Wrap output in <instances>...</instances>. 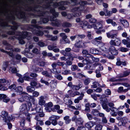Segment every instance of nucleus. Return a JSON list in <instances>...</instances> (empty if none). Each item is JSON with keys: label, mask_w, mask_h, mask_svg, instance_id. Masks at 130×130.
Wrapping results in <instances>:
<instances>
[{"label": "nucleus", "mask_w": 130, "mask_h": 130, "mask_svg": "<svg viewBox=\"0 0 130 130\" xmlns=\"http://www.w3.org/2000/svg\"><path fill=\"white\" fill-rule=\"evenodd\" d=\"M129 74L128 72L127 71H124L123 72V77H126L127 76H128L129 75Z\"/></svg>", "instance_id": "nucleus-64"}, {"label": "nucleus", "mask_w": 130, "mask_h": 130, "mask_svg": "<svg viewBox=\"0 0 130 130\" xmlns=\"http://www.w3.org/2000/svg\"><path fill=\"white\" fill-rule=\"evenodd\" d=\"M82 87L81 85L80 84L78 85H73L72 89L73 90H78L81 88Z\"/></svg>", "instance_id": "nucleus-32"}, {"label": "nucleus", "mask_w": 130, "mask_h": 130, "mask_svg": "<svg viewBox=\"0 0 130 130\" xmlns=\"http://www.w3.org/2000/svg\"><path fill=\"white\" fill-rule=\"evenodd\" d=\"M76 45L80 48H85L87 47L86 43L83 42L81 40L78 39L77 42L75 43Z\"/></svg>", "instance_id": "nucleus-11"}, {"label": "nucleus", "mask_w": 130, "mask_h": 130, "mask_svg": "<svg viewBox=\"0 0 130 130\" xmlns=\"http://www.w3.org/2000/svg\"><path fill=\"white\" fill-rule=\"evenodd\" d=\"M27 92L28 93H32L35 90V87H32L31 86H28L26 87Z\"/></svg>", "instance_id": "nucleus-25"}, {"label": "nucleus", "mask_w": 130, "mask_h": 130, "mask_svg": "<svg viewBox=\"0 0 130 130\" xmlns=\"http://www.w3.org/2000/svg\"><path fill=\"white\" fill-rule=\"evenodd\" d=\"M87 1H81L80 4V7H79V8H80L81 7V8H82V9H81L80 8V9L82 10L83 9H84L85 5L87 4Z\"/></svg>", "instance_id": "nucleus-28"}, {"label": "nucleus", "mask_w": 130, "mask_h": 130, "mask_svg": "<svg viewBox=\"0 0 130 130\" xmlns=\"http://www.w3.org/2000/svg\"><path fill=\"white\" fill-rule=\"evenodd\" d=\"M82 62L84 65H87L90 63V61L86 59L83 60Z\"/></svg>", "instance_id": "nucleus-51"}, {"label": "nucleus", "mask_w": 130, "mask_h": 130, "mask_svg": "<svg viewBox=\"0 0 130 130\" xmlns=\"http://www.w3.org/2000/svg\"><path fill=\"white\" fill-rule=\"evenodd\" d=\"M38 45L40 47H43L44 46L45 44L43 42L41 41H39L38 43Z\"/></svg>", "instance_id": "nucleus-57"}, {"label": "nucleus", "mask_w": 130, "mask_h": 130, "mask_svg": "<svg viewBox=\"0 0 130 130\" xmlns=\"http://www.w3.org/2000/svg\"><path fill=\"white\" fill-rule=\"evenodd\" d=\"M51 24L53 26L58 27L60 25V23L57 19H56L54 21L51 22Z\"/></svg>", "instance_id": "nucleus-30"}, {"label": "nucleus", "mask_w": 130, "mask_h": 130, "mask_svg": "<svg viewBox=\"0 0 130 130\" xmlns=\"http://www.w3.org/2000/svg\"><path fill=\"white\" fill-rule=\"evenodd\" d=\"M103 10L104 12H106V13L105 14V16H110L111 14H112L111 11H109L108 10V9L105 8L103 9Z\"/></svg>", "instance_id": "nucleus-36"}, {"label": "nucleus", "mask_w": 130, "mask_h": 130, "mask_svg": "<svg viewBox=\"0 0 130 130\" xmlns=\"http://www.w3.org/2000/svg\"><path fill=\"white\" fill-rule=\"evenodd\" d=\"M95 124V122L92 121H90L85 124V126L88 128L90 129Z\"/></svg>", "instance_id": "nucleus-18"}, {"label": "nucleus", "mask_w": 130, "mask_h": 130, "mask_svg": "<svg viewBox=\"0 0 130 130\" xmlns=\"http://www.w3.org/2000/svg\"><path fill=\"white\" fill-rule=\"evenodd\" d=\"M40 82L46 85L47 86H49L50 84L51 83H49L47 81L44 80L43 79V78L41 79Z\"/></svg>", "instance_id": "nucleus-48"}, {"label": "nucleus", "mask_w": 130, "mask_h": 130, "mask_svg": "<svg viewBox=\"0 0 130 130\" xmlns=\"http://www.w3.org/2000/svg\"><path fill=\"white\" fill-rule=\"evenodd\" d=\"M23 78L24 80L28 81L32 80L33 79V78H31L29 76H26L25 75L23 76Z\"/></svg>", "instance_id": "nucleus-52"}, {"label": "nucleus", "mask_w": 130, "mask_h": 130, "mask_svg": "<svg viewBox=\"0 0 130 130\" xmlns=\"http://www.w3.org/2000/svg\"><path fill=\"white\" fill-rule=\"evenodd\" d=\"M23 88L22 87L20 86H19L16 87L15 89V92H17L21 93H23V92H22Z\"/></svg>", "instance_id": "nucleus-37"}, {"label": "nucleus", "mask_w": 130, "mask_h": 130, "mask_svg": "<svg viewBox=\"0 0 130 130\" xmlns=\"http://www.w3.org/2000/svg\"><path fill=\"white\" fill-rule=\"evenodd\" d=\"M69 118L70 117L69 116H66L64 117L63 119L65 121L66 124H68L70 122L71 119H69Z\"/></svg>", "instance_id": "nucleus-34"}, {"label": "nucleus", "mask_w": 130, "mask_h": 130, "mask_svg": "<svg viewBox=\"0 0 130 130\" xmlns=\"http://www.w3.org/2000/svg\"><path fill=\"white\" fill-rule=\"evenodd\" d=\"M90 52L93 54H97L99 53V50L94 48H92L90 50Z\"/></svg>", "instance_id": "nucleus-29"}, {"label": "nucleus", "mask_w": 130, "mask_h": 130, "mask_svg": "<svg viewBox=\"0 0 130 130\" xmlns=\"http://www.w3.org/2000/svg\"><path fill=\"white\" fill-rule=\"evenodd\" d=\"M122 119L121 120L122 125V126L125 127L126 124L128 122V119L125 117H122Z\"/></svg>", "instance_id": "nucleus-24"}, {"label": "nucleus", "mask_w": 130, "mask_h": 130, "mask_svg": "<svg viewBox=\"0 0 130 130\" xmlns=\"http://www.w3.org/2000/svg\"><path fill=\"white\" fill-rule=\"evenodd\" d=\"M44 97L43 96H41L40 97V99L39 102V105H43L45 103V101L44 100Z\"/></svg>", "instance_id": "nucleus-35"}, {"label": "nucleus", "mask_w": 130, "mask_h": 130, "mask_svg": "<svg viewBox=\"0 0 130 130\" xmlns=\"http://www.w3.org/2000/svg\"><path fill=\"white\" fill-rule=\"evenodd\" d=\"M90 80L89 79H86L84 81V84L85 85H88L90 83Z\"/></svg>", "instance_id": "nucleus-62"}, {"label": "nucleus", "mask_w": 130, "mask_h": 130, "mask_svg": "<svg viewBox=\"0 0 130 130\" xmlns=\"http://www.w3.org/2000/svg\"><path fill=\"white\" fill-rule=\"evenodd\" d=\"M52 117H50L49 118V120H52V121L51 122V123L52 124L54 125L55 126L57 124V121L56 120L52 119Z\"/></svg>", "instance_id": "nucleus-42"}, {"label": "nucleus", "mask_w": 130, "mask_h": 130, "mask_svg": "<svg viewBox=\"0 0 130 130\" xmlns=\"http://www.w3.org/2000/svg\"><path fill=\"white\" fill-rule=\"evenodd\" d=\"M6 34L9 35H15V33L14 31L11 30L7 31Z\"/></svg>", "instance_id": "nucleus-59"}, {"label": "nucleus", "mask_w": 130, "mask_h": 130, "mask_svg": "<svg viewBox=\"0 0 130 130\" xmlns=\"http://www.w3.org/2000/svg\"><path fill=\"white\" fill-rule=\"evenodd\" d=\"M100 103L102 105V108L107 106L108 101L107 98H102L100 100Z\"/></svg>", "instance_id": "nucleus-15"}, {"label": "nucleus", "mask_w": 130, "mask_h": 130, "mask_svg": "<svg viewBox=\"0 0 130 130\" xmlns=\"http://www.w3.org/2000/svg\"><path fill=\"white\" fill-rule=\"evenodd\" d=\"M82 53L83 56L84 57L89 58L91 57V56L90 54H89L88 52L86 50H83Z\"/></svg>", "instance_id": "nucleus-21"}, {"label": "nucleus", "mask_w": 130, "mask_h": 130, "mask_svg": "<svg viewBox=\"0 0 130 130\" xmlns=\"http://www.w3.org/2000/svg\"><path fill=\"white\" fill-rule=\"evenodd\" d=\"M36 112L37 113H41L42 112V108L39 106H37L36 108H35Z\"/></svg>", "instance_id": "nucleus-43"}, {"label": "nucleus", "mask_w": 130, "mask_h": 130, "mask_svg": "<svg viewBox=\"0 0 130 130\" xmlns=\"http://www.w3.org/2000/svg\"><path fill=\"white\" fill-rule=\"evenodd\" d=\"M48 71H47L46 70L43 71L41 72V74L46 78H47V81H49L50 79L52 78L53 76L52 75V70L48 69Z\"/></svg>", "instance_id": "nucleus-6"}, {"label": "nucleus", "mask_w": 130, "mask_h": 130, "mask_svg": "<svg viewBox=\"0 0 130 130\" xmlns=\"http://www.w3.org/2000/svg\"><path fill=\"white\" fill-rule=\"evenodd\" d=\"M66 56L68 57L66 60V64L68 66H70L72 64V61L74 60V57L73 56L72 54L71 53H67Z\"/></svg>", "instance_id": "nucleus-7"}, {"label": "nucleus", "mask_w": 130, "mask_h": 130, "mask_svg": "<svg viewBox=\"0 0 130 130\" xmlns=\"http://www.w3.org/2000/svg\"><path fill=\"white\" fill-rule=\"evenodd\" d=\"M33 25H31L25 24L21 27V29L23 30H30L32 29Z\"/></svg>", "instance_id": "nucleus-17"}, {"label": "nucleus", "mask_w": 130, "mask_h": 130, "mask_svg": "<svg viewBox=\"0 0 130 130\" xmlns=\"http://www.w3.org/2000/svg\"><path fill=\"white\" fill-rule=\"evenodd\" d=\"M53 106V104L52 102H49L48 103H46L44 106H46L45 109L46 111H48L49 110L51 109V108Z\"/></svg>", "instance_id": "nucleus-20"}, {"label": "nucleus", "mask_w": 130, "mask_h": 130, "mask_svg": "<svg viewBox=\"0 0 130 130\" xmlns=\"http://www.w3.org/2000/svg\"><path fill=\"white\" fill-rule=\"evenodd\" d=\"M119 50L122 52H126L128 51V49L124 47H120Z\"/></svg>", "instance_id": "nucleus-46"}, {"label": "nucleus", "mask_w": 130, "mask_h": 130, "mask_svg": "<svg viewBox=\"0 0 130 130\" xmlns=\"http://www.w3.org/2000/svg\"><path fill=\"white\" fill-rule=\"evenodd\" d=\"M43 70V68L38 67H36L35 69V71L37 73H39Z\"/></svg>", "instance_id": "nucleus-45"}, {"label": "nucleus", "mask_w": 130, "mask_h": 130, "mask_svg": "<svg viewBox=\"0 0 130 130\" xmlns=\"http://www.w3.org/2000/svg\"><path fill=\"white\" fill-rule=\"evenodd\" d=\"M7 19L9 21L11 22L13 26L19 25L18 23L14 21L15 18L14 15L8 16L7 17Z\"/></svg>", "instance_id": "nucleus-10"}, {"label": "nucleus", "mask_w": 130, "mask_h": 130, "mask_svg": "<svg viewBox=\"0 0 130 130\" xmlns=\"http://www.w3.org/2000/svg\"><path fill=\"white\" fill-rule=\"evenodd\" d=\"M5 49L8 50H10L12 52L14 51L13 50L12 48L11 45L10 44H9L8 45L6 46L5 47Z\"/></svg>", "instance_id": "nucleus-47"}, {"label": "nucleus", "mask_w": 130, "mask_h": 130, "mask_svg": "<svg viewBox=\"0 0 130 130\" xmlns=\"http://www.w3.org/2000/svg\"><path fill=\"white\" fill-rule=\"evenodd\" d=\"M111 91L109 89H107L105 90V93L107 95H110L111 94Z\"/></svg>", "instance_id": "nucleus-63"}, {"label": "nucleus", "mask_w": 130, "mask_h": 130, "mask_svg": "<svg viewBox=\"0 0 130 130\" xmlns=\"http://www.w3.org/2000/svg\"><path fill=\"white\" fill-rule=\"evenodd\" d=\"M118 34L117 30H112L106 33L107 36L108 38L113 39L116 38Z\"/></svg>", "instance_id": "nucleus-5"}, {"label": "nucleus", "mask_w": 130, "mask_h": 130, "mask_svg": "<svg viewBox=\"0 0 130 130\" xmlns=\"http://www.w3.org/2000/svg\"><path fill=\"white\" fill-rule=\"evenodd\" d=\"M41 7V6L38 5H35L34 7H28V8L27 11H37L36 9L40 8Z\"/></svg>", "instance_id": "nucleus-16"}, {"label": "nucleus", "mask_w": 130, "mask_h": 130, "mask_svg": "<svg viewBox=\"0 0 130 130\" xmlns=\"http://www.w3.org/2000/svg\"><path fill=\"white\" fill-rule=\"evenodd\" d=\"M9 62L8 61H6L3 62V70L5 71L8 67Z\"/></svg>", "instance_id": "nucleus-38"}, {"label": "nucleus", "mask_w": 130, "mask_h": 130, "mask_svg": "<svg viewBox=\"0 0 130 130\" xmlns=\"http://www.w3.org/2000/svg\"><path fill=\"white\" fill-rule=\"evenodd\" d=\"M19 25H16V26H12L11 25V29L12 31H14L15 33V30H17L18 29V27L19 26Z\"/></svg>", "instance_id": "nucleus-44"}, {"label": "nucleus", "mask_w": 130, "mask_h": 130, "mask_svg": "<svg viewBox=\"0 0 130 130\" xmlns=\"http://www.w3.org/2000/svg\"><path fill=\"white\" fill-rule=\"evenodd\" d=\"M19 12V13L17 14V17L18 18L23 19V20L26 21L27 23H29L30 19L28 16L26 15V13L24 11H20Z\"/></svg>", "instance_id": "nucleus-4"}, {"label": "nucleus", "mask_w": 130, "mask_h": 130, "mask_svg": "<svg viewBox=\"0 0 130 130\" xmlns=\"http://www.w3.org/2000/svg\"><path fill=\"white\" fill-rule=\"evenodd\" d=\"M80 48L79 47L76 45L75 44L74 46L72 48V50L73 52L78 53L80 51Z\"/></svg>", "instance_id": "nucleus-31"}, {"label": "nucleus", "mask_w": 130, "mask_h": 130, "mask_svg": "<svg viewBox=\"0 0 130 130\" xmlns=\"http://www.w3.org/2000/svg\"><path fill=\"white\" fill-rule=\"evenodd\" d=\"M76 125L77 126H80L83 125V121L82 119L80 117L78 118L75 122Z\"/></svg>", "instance_id": "nucleus-22"}, {"label": "nucleus", "mask_w": 130, "mask_h": 130, "mask_svg": "<svg viewBox=\"0 0 130 130\" xmlns=\"http://www.w3.org/2000/svg\"><path fill=\"white\" fill-rule=\"evenodd\" d=\"M102 126L100 124H99L96 125L95 127V130H101Z\"/></svg>", "instance_id": "nucleus-53"}, {"label": "nucleus", "mask_w": 130, "mask_h": 130, "mask_svg": "<svg viewBox=\"0 0 130 130\" xmlns=\"http://www.w3.org/2000/svg\"><path fill=\"white\" fill-rule=\"evenodd\" d=\"M10 83L9 81L8 80H6L4 83L2 84L3 86H5L7 87H8L10 85Z\"/></svg>", "instance_id": "nucleus-54"}, {"label": "nucleus", "mask_w": 130, "mask_h": 130, "mask_svg": "<svg viewBox=\"0 0 130 130\" xmlns=\"http://www.w3.org/2000/svg\"><path fill=\"white\" fill-rule=\"evenodd\" d=\"M55 77L57 79L59 80H61L63 79L62 77L60 74H56Z\"/></svg>", "instance_id": "nucleus-55"}, {"label": "nucleus", "mask_w": 130, "mask_h": 130, "mask_svg": "<svg viewBox=\"0 0 130 130\" xmlns=\"http://www.w3.org/2000/svg\"><path fill=\"white\" fill-rule=\"evenodd\" d=\"M10 25H8V23L6 22H1L0 21V26L3 28H4L5 27H10Z\"/></svg>", "instance_id": "nucleus-23"}, {"label": "nucleus", "mask_w": 130, "mask_h": 130, "mask_svg": "<svg viewBox=\"0 0 130 130\" xmlns=\"http://www.w3.org/2000/svg\"><path fill=\"white\" fill-rule=\"evenodd\" d=\"M32 96H33L34 98V97H37L39 95V93L37 91H34L32 92Z\"/></svg>", "instance_id": "nucleus-56"}, {"label": "nucleus", "mask_w": 130, "mask_h": 130, "mask_svg": "<svg viewBox=\"0 0 130 130\" xmlns=\"http://www.w3.org/2000/svg\"><path fill=\"white\" fill-rule=\"evenodd\" d=\"M38 14H35L33 13H30L28 14L29 16H33L34 18H37L41 17H43L44 15L46 14V12L44 11H42L39 10L37 11Z\"/></svg>", "instance_id": "nucleus-9"}, {"label": "nucleus", "mask_w": 130, "mask_h": 130, "mask_svg": "<svg viewBox=\"0 0 130 130\" xmlns=\"http://www.w3.org/2000/svg\"><path fill=\"white\" fill-rule=\"evenodd\" d=\"M16 85L15 84H13L8 86V88L13 91H15Z\"/></svg>", "instance_id": "nucleus-41"}, {"label": "nucleus", "mask_w": 130, "mask_h": 130, "mask_svg": "<svg viewBox=\"0 0 130 130\" xmlns=\"http://www.w3.org/2000/svg\"><path fill=\"white\" fill-rule=\"evenodd\" d=\"M30 86L32 87H35L37 85V83L35 81H32L30 83Z\"/></svg>", "instance_id": "nucleus-58"}, {"label": "nucleus", "mask_w": 130, "mask_h": 130, "mask_svg": "<svg viewBox=\"0 0 130 130\" xmlns=\"http://www.w3.org/2000/svg\"><path fill=\"white\" fill-rule=\"evenodd\" d=\"M23 93L24 94H23L22 97L23 98L24 101L27 102V105L26 104H23L21 106L20 111L22 113L26 115L29 111V108L31 106V103H33L35 100L33 96L29 95L27 93L23 92Z\"/></svg>", "instance_id": "nucleus-1"}, {"label": "nucleus", "mask_w": 130, "mask_h": 130, "mask_svg": "<svg viewBox=\"0 0 130 130\" xmlns=\"http://www.w3.org/2000/svg\"><path fill=\"white\" fill-rule=\"evenodd\" d=\"M55 0H46V1L47 2V4L45 5V8L47 9L50 8V4H52Z\"/></svg>", "instance_id": "nucleus-26"}, {"label": "nucleus", "mask_w": 130, "mask_h": 130, "mask_svg": "<svg viewBox=\"0 0 130 130\" xmlns=\"http://www.w3.org/2000/svg\"><path fill=\"white\" fill-rule=\"evenodd\" d=\"M7 54L8 55L12 57V58H14V55L13 52H11L10 51H8Z\"/></svg>", "instance_id": "nucleus-61"}, {"label": "nucleus", "mask_w": 130, "mask_h": 130, "mask_svg": "<svg viewBox=\"0 0 130 130\" xmlns=\"http://www.w3.org/2000/svg\"><path fill=\"white\" fill-rule=\"evenodd\" d=\"M20 112L21 114H15L14 115V116L11 115L10 117L9 116H8V112L3 111L2 112V115L0 116V119L1 120L4 121L5 122H10L11 120H14L15 118H18L20 117V115L22 114L20 111Z\"/></svg>", "instance_id": "nucleus-2"}, {"label": "nucleus", "mask_w": 130, "mask_h": 130, "mask_svg": "<svg viewBox=\"0 0 130 130\" xmlns=\"http://www.w3.org/2000/svg\"><path fill=\"white\" fill-rule=\"evenodd\" d=\"M80 25L84 30L86 29L85 27H86L87 28H90L91 27V26L89 25V22L86 21L80 22Z\"/></svg>", "instance_id": "nucleus-12"}, {"label": "nucleus", "mask_w": 130, "mask_h": 130, "mask_svg": "<svg viewBox=\"0 0 130 130\" xmlns=\"http://www.w3.org/2000/svg\"><path fill=\"white\" fill-rule=\"evenodd\" d=\"M102 38L101 36H99L92 40L91 42L93 44L97 46L100 48L104 45V43L102 42Z\"/></svg>", "instance_id": "nucleus-3"}, {"label": "nucleus", "mask_w": 130, "mask_h": 130, "mask_svg": "<svg viewBox=\"0 0 130 130\" xmlns=\"http://www.w3.org/2000/svg\"><path fill=\"white\" fill-rule=\"evenodd\" d=\"M99 111L96 109H93L91 111V113L93 115L96 116H98Z\"/></svg>", "instance_id": "nucleus-40"}, {"label": "nucleus", "mask_w": 130, "mask_h": 130, "mask_svg": "<svg viewBox=\"0 0 130 130\" xmlns=\"http://www.w3.org/2000/svg\"><path fill=\"white\" fill-rule=\"evenodd\" d=\"M16 59L19 61H20L21 59V55L19 54H17L15 56Z\"/></svg>", "instance_id": "nucleus-60"}, {"label": "nucleus", "mask_w": 130, "mask_h": 130, "mask_svg": "<svg viewBox=\"0 0 130 130\" xmlns=\"http://www.w3.org/2000/svg\"><path fill=\"white\" fill-rule=\"evenodd\" d=\"M50 11L52 14L53 16L55 18L57 17L58 15V13L56 11L55 9L54 8H50Z\"/></svg>", "instance_id": "nucleus-19"}, {"label": "nucleus", "mask_w": 130, "mask_h": 130, "mask_svg": "<svg viewBox=\"0 0 130 130\" xmlns=\"http://www.w3.org/2000/svg\"><path fill=\"white\" fill-rule=\"evenodd\" d=\"M3 100L4 102L7 103L10 101V99L7 98L6 95L4 94H0V100Z\"/></svg>", "instance_id": "nucleus-14"}, {"label": "nucleus", "mask_w": 130, "mask_h": 130, "mask_svg": "<svg viewBox=\"0 0 130 130\" xmlns=\"http://www.w3.org/2000/svg\"><path fill=\"white\" fill-rule=\"evenodd\" d=\"M19 33L20 35L24 38L25 39L27 37H28V33L27 31H24L21 32H20Z\"/></svg>", "instance_id": "nucleus-33"}, {"label": "nucleus", "mask_w": 130, "mask_h": 130, "mask_svg": "<svg viewBox=\"0 0 130 130\" xmlns=\"http://www.w3.org/2000/svg\"><path fill=\"white\" fill-rule=\"evenodd\" d=\"M107 51H106V52H109L111 54L115 56H117L118 54V51L117 50L115 47L113 46H109V49L107 50Z\"/></svg>", "instance_id": "nucleus-8"}, {"label": "nucleus", "mask_w": 130, "mask_h": 130, "mask_svg": "<svg viewBox=\"0 0 130 130\" xmlns=\"http://www.w3.org/2000/svg\"><path fill=\"white\" fill-rule=\"evenodd\" d=\"M40 20L43 23H46L49 21V20L48 17H47L46 18L41 17L40 18Z\"/></svg>", "instance_id": "nucleus-27"}, {"label": "nucleus", "mask_w": 130, "mask_h": 130, "mask_svg": "<svg viewBox=\"0 0 130 130\" xmlns=\"http://www.w3.org/2000/svg\"><path fill=\"white\" fill-rule=\"evenodd\" d=\"M64 27H70L72 26V24L69 22H65L62 25Z\"/></svg>", "instance_id": "nucleus-39"}, {"label": "nucleus", "mask_w": 130, "mask_h": 130, "mask_svg": "<svg viewBox=\"0 0 130 130\" xmlns=\"http://www.w3.org/2000/svg\"><path fill=\"white\" fill-rule=\"evenodd\" d=\"M115 40L116 46H119L121 44V40L118 38H117Z\"/></svg>", "instance_id": "nucleus-49"}, {"label": "nucleus", "mask_w": 130, "mask_h": 130, "mask_svg": "<svg viewBox=\"0 0 130 130\" xmlns=\"http://www.w3.org/2000/svg\"><path fill=\"white\" fill-rule=\"evenodd\" d=\"M36 33L37 36H42L44 34L43 31L40 30H37Z\"/></svg>", "instance_id": "nucleus-50"}, {"label": "nucleus", "mask_w": 130, "mask_h": 130, "mask_svg": "<svg viewBox=\"0 0 130 130\" xmlns=\"http://www.w3.org/2000/svg\"><path fill=\"white\" fill-rule=\"evenodd\" d=\"M119 21L123 25L124 28H127L129 26V23L126 20L123 19V18H122L119 20Z\"/></svg>", "instance_id": "nucleus-13"}]
</instances>
